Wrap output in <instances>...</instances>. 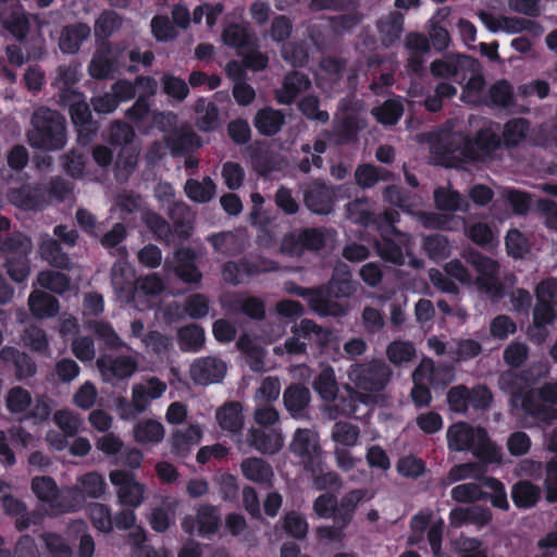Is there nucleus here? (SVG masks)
<instances>
[{"mask_svg": "<svg viewBox=\"0 0 557 557\" xmlns=\"http://www.w3.org/2000/svg\"><path fill=\"white\" fill-rule=\"evenodd\" d=\"M32 131L27 139L33 148L45 151H57L65 147L66 120L55 110L40 107L34 111L32 119Z\"/></svg>", "mask_w": 557, "mask_h": 557, "instance_id": "1", "label": "nucleus"}, {"mask_svg": "<svg viewBox=\"0 0 557 557\" xmlns=\"http://www.w3.org/2000/svg\"><path fill=\"white\" fill-rule=\"evenodd\" d=\"M462 257L478 273L475 284L479 290L491 296L503 295V284L498 277L499 263L496 260L474 249L466 250Z\"/></svg>", "mask_w": 557, "mask_h": 557, "instance_id": "2", "label": "nucleus"}, {"mask_svg": "<svg viewBox=\"0 0 557 557\" xmlns=\"http://www.w3.org/2000/svg\"><path fill=\"white\" fill-rule=\"evenodd\" d=\"M392 376L391 368L379 359L350 367L349 379L356 387L366 392H381Z\"/></svg>", "mask_w": 557, "mask_h": 557, "instance_id": "3", "label": "nucleus"}, {"mask_svg": "<svg viewBox=\"0 0 557 557\" xmlns=\"http://www.w3.org/2000/svg\"><path fill=\"white\" fill-rule=\"evenodd\" d=\"M277 270L278 263L274 260L263 257L250 260L244 257L237 261H226L222 267V277L231 285H239L258 274Z\"/></svg>", "mask_w": 557, "mask_h": 557, "instance_id": "4", "label": "nucleus"}, {"mask_svg": "<svg viewBox=\"0 0 557 557\" xmlns=\"http://www.w3.org/2000/svg\"><path fill=\"white\" fill-rule=\"evenodd\" d=\"M342 188V186H334L323 180L314 178L302 188L304 203L310 212L327 215L334 211Z\"/></svg>", "mask_w": 557, "mask_h": 557, "instance_id": "5", "label": "nucleus"}, {"mask_svg": "<svg viewBox=\"0 0 557 557\" xmlns=\"http://www.w3.org/2000/svg\"><path fill=\"white\" fill-rule=\"evenodd\" d=\"M410 242L409 234L391 224L387 230L382 232L381 238L375 242V249L385 262L403 265L406 262L405 257L408 253Z\"/></svg>", "mask_w": 557, "mask_h": 557, "instance_id": "6", "label": "nucleus"}, {"mask_svg": "<svg viewBox=\"0 0 557 557\" xmlns=\"http://www.w3.org/2000/svg\"><path fill=\"white\" fill-rule=\"evenodd\" d=\"M123 53L124 50L114 49L111 42H102L88 64L89 75L99 81L113 78L121 66L120 59Z\"/></svg>", "mask_w": 557, "mask_h": 557, "instance_id": "7", "label": "nucleus"}, {"mask_svg": "<svg viewBox=\"0 0 557 557\" xmlns=\"http://www.w3.org/2000/svg\"><path fill=\"white\" fill-rule=\"evenodd\" d=\"M325 245L326 236L323 227H305L297 234L285 236L282 249L290 256H300L304 251H319Z\"/></svg>", "mask_w": 557, "mask_h": 557, "instance_id": "8", "label": "nucleus"}, {"mask_svg": "<svg viewBox=\"0 0 557 557\" xmlns=\"http://www.w3.org/2000/svg\"><path fill=\"white\" fill-rule=\"evenodd\" d=\"M466 151L468 161H483L500 148V137L491 128L482 127L478 129L473 137L466 136Z\"/></svg>", "mask_w": 557, "mask_h": 557, "instance_id": "9", "label": "nucleus"}, {"mask_svg": "<svg viewBox=\"0 0 557 557\" xmlns=\"http://www.w3.org/2000/svg\"><path fill=\"white\" fill-rule=\"evenodd\" d=\"M432 152L437 159L438 164L445 168L459 169L468 161V152L466 151V139H457L447 137L433 144Z\"/></svg>", "mask_w": 557, "mask_h": 557, "instance_id": "10", "label": "nucleus"}, {"mask_svg": "<svg viewBox=\"0 0 557 557\" xmlns=\"http://www.w3.org/2000/svg\"><path fill=\"white\" fill-rule=\"evenodd\" d=\"M110 481L117 487V497L122 505L138 507L141 504L145 487L135 480L132 472L124 470L111 471Z\"/></svg>", "mask_w": 557, "mask_h": 557, "instance_id": "11", "label": "nucleus"}, {"mask_svg": "<svg viewBox=\"0 0 557 557\" xmlns=\"http://www.w3.org/2000/svg\"><path fill=\"white\" fill-rule=\"evenodd\" d=\"M320 290H322L323 299L326 301V305L322 311V315H335L336 312L333 310L334 308H338L336 302L331 300L334 298H345L350 297L356 292L355 283L351 278L349 272L334 273L327 283L326 286H320Z\"/></svg>", "mask_w": 557, "mask_h": 557, "instance_id": "12", "label": "nucleus"}, {"mask_svg": "<svg viewBox=\"0 0 557 557\" xmlns=\"http://www.w3.org/2000/svg\"><path fill=\"white\" fill-rule=\"evenodd\" d=\"M226 363L216 357H202L190 367V377L197 385H210L222 382L226 374Z\"/></svg>", "mask_w": 557, "mask_h": 557, "instance_id": "13", "label": "nucleus"}, {"mask_svg": "<svg viewBox=\"0 0 557 557\" xmlns=\"http://www.w3.org/2000/svg\"><path fill=\"white\" fill-rule=\"evenodd\" d=\"M11 203L23 210H42L47 205L46 187L40 184H24L8 193Z\"/></svg>", "mask_w": 557, "mask_h": 557, "instance_id": "14", "label": "nucleus"}, {"mask_svg": "<svg viewBox=\"0 0 557 557\" xmlns=\"http://www.w3.org/2000/svg\"><path fill=\"white\" fill-rule=\"evenodd\" d=\"M289 449L300 458L306 469H313L318 463L320 446L310 430L298 429L293 436Z\"/></svg>", "mask_w": 557, "mask_h": 557, "instance_id": "15", "label": "nucleus"}, {"mask_svg": "<svg viewBox=\"0 0 557 557\" xmlns=\"http://www.w3.org/2000/svg\"><path fill=\"white\" fill-rule=\"evenodd\" d=\"M519 406L524 416L531 418L537 426L545 428L557 420V408L536 398L534 389L527 391Z\"/></svg>", "mask_w": 557, "mask_h": 557, "instance_id": "16", "label": "nucleus"}, {"mask_svg": "<svg viewBox=\"0 0 557 557\" xmlns=\"http://www.w3.org/2000/svg\"><path fill=\"white\" fill-rule=\"evenodd\" d=\"M100 373L107 379L124 380L132 376L137 370L136 360L126 355L113 357L101 355L96 361Z\"/></svg>", "mask_w": 557, "mask_h": 557, "instance_id": "17", "label": "nucleus"}, {"mask_svg": "<svg viewBox=\"0 0 557 557\" xmlns=\"http://www.w3.org/2000/svg\"><path fill=\"white\" fill-rule=\"evenodd\" d=\"M12 366L18 381L29 379L36 374L37 366L33 358L15 347H2V368Z\"/></svg>", "mask_w": 557, "mask_h": 557, "instance_id": "18", "label": "nucleus"}, {"mask_svg": "<svg viewBox=\"0 0 557 557\" xmlns=\"http://www.w3.org/2000/svg\"><path fill=\"white\" fill-rule=\"evenodd\" d=\"M311 82L309 77L300 72L294 71L284 77L281 89L275 92V99L280 104H292L297 96L309 89Z\"/></svg>", "mask_w": 557, "mask_h": 557, "instance_id": "19", "label": "nucleus"}, {"mask_svg": "<svg viewBox=\"0 0 557 557\" xmlns=\"http://www.w3.org/2000/svg\"><path fill=\"white\" fill-rule=\"evenodd\" d=\"M59 104L69 110L74 126L88 124V121L92 120L90 107L82 91H66Z\"/></svg>", "mask_w": 557, "mask_h": 557, "instance_id": "20", "label": "nucleus"}, {"mask_svg": "<svg viewBox=\"0 0 557 557\" xmlns=\"http://www.w3.org/2000/svg\"><path fill=\"white\" fill-rule=\"evenodd\" d=\"M497 384L500 391L511 396L512 405L518 407L527 393L528 375L525 372L508 369L499 374Z\"/></svg>", "mask_w": 557, "mask_h": 557, "instance_id": "21", "label": "nucleus"}, {"mask_svg": "<svg viewBox=\"0 0 557 557\" xmlns=\"http://www.w3.org/2000/svg\"><path fill=\"white\" fill-rule=\"evenodd\" d=\"M285 114L282 110L264 107L257 111L253 126L262 136L271 137L281 132L285 125Z\"/></svg>", "mask_w": 557, "mask_h": 557, "instance_id": "22", "label": "nucleus"}, {"mask_svg": "<svg viewBox=\"0 0 557 557\" xmlns=\"http://www.w3.org/2000/svg\"><path fill=\"white\" fill-rule=\"evenodd\" d=\"M310 400L309 388L300 383L290 384L283 394L284 406L293 418L304 417Z\"/></svg>", "mask_w": 557, "mask_h": 557, "instance_id": "23", "label": "nucleus"}, {"mask_svg": "<svg viewBox=\"0 0 557 557\" xmlns=\"http://www.w3.org/2000/svg\"><path fill=\"white\" fill-rule=\"evenodd\" d=\"M247 441L249 445L261 454H276L283 446L282 434L273 429H250Z\"/></svg>", "mask_w": 557, "mask_h": 557, "instance_id": "24", "label": "nucleus"}, {"mask_svg": "<svg viewBox=\"0 0 557 557\" xmlns=\"http://www.w3.org/2000/svg\"><path fill=\"white\" fill-rule=\"evenodd\" d=\"M215 418L223 431L238 434L244 428L243 406L239 401H226L216 410Z\"/></svg>", "mask_w": 557, "mask_h": 557, "instance_id": "25", "label": "nucleus"}, {"mask_svg": "<svg viewBox=\"0 0 557 557\" xmlns=\"http://www.w3.org/2000/svg\"><path fill=\"white\" fill-rule=\"evenodd\" d=\"M510 496L518 509H530L540 502L542 490L529 480H519L511 486Z\"/></svg>", "mask_w": 557, "mask_h": 557, "instance_id": "26", "label": "nucleus"}, {"mask_svg": "<svg viewBox=\"0 0 557 557\" xmlns=\"http://www.w3.org/2000/svg\"><path fill=\"white\" fill-rule=\"evenodd\" d=\"M240 469L243 475L251 482L260 485L272 486L274 476L271 465L262 458L249 457L242 461Z\"/></svg>", "mask_w": 557, "mask_h": 557, "instance_id": "27", "label": "nucleus"}, {"mask_svg": "<svg viewBox=\"0 0 557 557\" xmlns=\"http://www.w3.org/2000/svg\"><path fill=\"white\" fill-rule=\"evenodd\" d=\"M416 375L430 384L434 388H443L449 384L453 379L451 370L447 366H435L433 360L422 361L414 370Z\"/></svg>", "mask_w": 557, "mask_h": 557, "instance_id": "28", "label": "nucleus"}, {"mask_svg": "<svg viewBox=\"0 0 557 557\" xmlns=\"http://www.w3.org/2000/svg\"><path fill=\"white\" fill-rule=\"evenodd\" d=\"M177 265L176 275L187 284H198L202 278V273L196 265V253L191 248H181L175 252Z\"/></svg>", "mask_w": 557, "mask_h": 557, "instance_id": "29", "label": "nucleus"}, {"mask_svg": "<svg viewBox=\"0 0 557 557\" xmlns=\"http://www.w3.org/2000/svg\"><path fill=\"white\" fill-rule=\"evenodd\" d=\"M202 437L198 425H189L185 430H176L171 436V451L178 458L189 455L193 446L197 445Z\"/></svg>", "mask_w": 557, "mask_h": 557, "instance_id": "30", "label": "nucleus"}, {"mask_svg": "<svg viewBox=\"0 0 557 557\" xmlns=\"http://www.w3.org/2000/svg\"><path fill=\"white\" fill-rule=\"evenodd\" d=\"M28 307L33 317L46 319L58 314L60 302L53 295L35 289L28 296Z\"/></svg>", "mask_w": 557, "mask_h": 557, "instance_id": "31", "label": "nucleus"}, {"mask_svg": "<svg viewBox=\"0 0 557 557\" xmlns=\"http://www.w3.org/2000/svg\"><path fill=\"white\" fill-rule=\"evenodd\" d=\"M228 308L251 320L261 321L265 318V302L257 296L238 294L228 302Z\"/></svg>", "mask_w": 557, "mask_h": 557, "instance_id": "32", "label": "nucleus"}, {"mask_svg": "<svg viewBox=\"0 0 557 557\" xmlns=\"http://www.w3.org/2000/svg\"><path fill=\"white\" fill-rule=\"evenodd\" d=\"M404 98L394 96L386 99L382 104L372 109V115L384 126L396 125L404 115Z\"/></svg>", "mask_w": 557, "mask_h": 557, "instance_id": "33", "label": "nucleus"}, {"mask_svg": "<svg viewBox=\"0 0 557 557\" xmlns=\"http://www.w3.org/2000/svg\"><path fill=\"white\" fill-rule=\"evenodd\" d=\"M40 257L50 265L62 269H71V259L66 252L63 251L60 242L50 236L41 238L39 244Z\"/></svg>", "mask_w": 557, "mask_h": 557, "instance_id": "34", "label": "nucleus"}, {"mask_svg": "<svg viewBox=\"0 0 557 557\" xmlns=\"http://www.w3.org/2000/svg\"><path fill=\"white\" fill-rule=\"evenodd\" d=\"M90 35V27L85 23H76L64 27L60 37V49L65 53H76L84 40Z\"/></svg>", "mask_w": 557, "mask_h": 557, "instance_id": "35", "label": "nucleus"}, {"mask_svg": "<svg viewBox=\"0 0 557 557\" xmlns=\"http://www.w3.org/2000/svg\"><path fill=\"white\" fill-rule=\"evenodd\" d=\"M354 176L355 183L360 188L369 189L379 182H388L392 178V173L371 163H361L356 168Z\"/></svg>", "mask_w": 557, "mask_h": 557, "instance_id": "36", "label": "nucleus"}, {"mask_svg": "<svg viewBox=\"0 0 557 557\" xmlns=\"http://www.w3.org/2000/svg\"><path fill=\"white\" fill-rule=\"evenodd\" d=\"M222 40L226 46L237 49L238 51L257 46L256 39L252 38L248 28L238 23H231L224 27Z\"/></svg>", "mask_w": 557, "mask_h": 557, "instance_id": "37", "label": "nucleus"}, {"mask_svg": "<svg viewBox=\"0 0 557 557\" xmlns=\"http://www.w3.org/2000/svg\"><path fill=\"white\" fill-rule=\"evenodd\" d=\"M2 29L8 30L16 40H24L30 29L29 14L21 5L5 18L2 11Z\"/></svg>", "mask_w": 557, "mask_h": 557, "instance_id": "38", "label": "nucleus"}, {"mask_svg": "<svg viewBox=\"0 0 557 557\" xmlns=\"http://www.w3.org/2000/svg\"><path fill=\"white\" fill-rule=\"evenodd\" d=\"M376 27L382 42L385 46H391L400 38L404 30V15L398 11H393L385 18L377 21Z\"/></svg>", "mask_w": 557, "mask_h": 557, "instance_id": "39", "label": "nucleus"}, {"mask_svg": "<svg viewBox=\"0 0 557 557\" xmlns=\"http://www.w3.org/2000/svg\"><path fill=\"white\" fill-rule=\"evenodd\" d=\"M474 441V431L466 423L454 424L447 431L448 447L453 450H470Z\"/></svg>", "mask_w": 557, "mask_h": 557, "instance_id": "40", "label": "nucleus"}, {"mask_svg": "<svg viewBox=\"0 0 557 557\" xmlns=\"http://www.w3.org/2000/svg\"><path fill=\"white\" fill-rule=\"evenodd\" d=\"M166 146L173 157H183L202 146V140L195 132H184L174 137L165 139Z\"/></svg>", "mask_w": 557, "mask_h": 557, "instance_id": "41", "label": "nucleus"}, {"mask_svg": "<svg viewBox=\"0 0 557 557\" xmlns=\"http://www.w3.org/2000/svg\"><path fill=\"white\" fill-rule=\"evenodd\" d=\"M81 79V73L76 65H59L52 86L57 87L59 101L66 91H79L75 86Z\"/></svg>", "mask_w": 557, "mask_h": 557, "instance_id": "42", "label": "nucleus"}, {"mask_svg": "<svg viewBox=\"0 0 557 557\" xmlns=\"http://www.w3.org/2000/svg\"><path fill=\"white\" fill-rule=\"evenodd\" d=\"M198 535L206 537L218 532L221 518L218 508L210 504L200 505L197 509Z\"/></svg>", "mask_w": 557, "mask_h": 557, "instance_id": "43", "label": "nucleus"}, {"mask_svg": "<svg viewBox=\"0 0 557 557\" xmlns=\"http://www.w3.org/2000/svg\"><path fill=\"white\" fill-rule=\"evenodd\" d=\"M88 329L92 331L97 339L101 341L108 349L119 350L127 347L111 323L107 321H91L88 324Z\"/></svg>", "mask_w": 557, "mask_h": 557, "instance_id": "44", "label": "nucleus"}, {"mask_svg": "<svg viewBox=\"0 0 557 557\" xmlns=\"http://www.w3.org/2000/svg\"><path fill=\"white\" fill-rule=\"evenodd\" d=\"M135 441L139 444H158L164 437V428L161 422L147 419L138 422L134 428Z\"/></svg>", "mask_w": 557, "mask_h": 557, "instance_id": "45", "label": "nucleus"}, {"mask_svg": "<svg viewBox=\"0 0 557 557\" xmlns=\"http://www.w3.org/2000/svg\"><path fill=\"white\" fill-rule=\"evenodd\" d=\"M530 129V122L524 117H515L504 125L503 141L508 149L520 145L527 137Z\"/></svg>", "mask_w": 557, "mask_h": 557, "instance_id": "46", "label": "nucleus"}, {"mask_svg": "<svg viewBox=\"0 0 557 557\" xmlns=\"http://www.w3.org/2000/svg\"><path fill=\"white\" fill-rule=\"evenodd\" d=\"M215 188L213 180L209 176H205L201 182L189 178L185 184V193L187 197L199 203L210 201L215 195Z\"/></svg>", "mask_w": 557, "mask_h": 557, "instance_id": "47", "label": "nucleus"}, {"mask_svg": "<svg viewBox=\"0 0 557 557\" xmlns=\"http://www.w3.org/2000/svg\"><path fill=\"white\" fill-rule=\"evenodd\" d=\"M484 473V467L476 462H465L453 466L447 474L441 479L442 486H448L466 479H480Z\"/></svg>", "mask_w": 557, "mask_h": 557, "instance_id": "48", "label": "nucleus"}, {"mask_svg": "<svg viewBox=\"0 0 557 557\" xmlns=\"http://www.w3.org/2000/svg\"><path fill=\"white\" fill-rule=\"evenodd\" d=\"M178 344L184 351H199L205 344V331L198 324H190L178 330Z\"/></svg>", "mask_w": 557, "mask_h": 557, "instance_id": "49", "label": "nucleus"}, {"mask_svg": "<svg viewBox=\"0 0 557 557\" xmlns=\"http://www.w3.org/2000/svg\"><path fill=\"white\" fill-rule=\"evenodd\" d=\"M312 386L320 397L326 401L334 400L338 392L335 372L332 367H326L314 379Z\"/></svg>", "mask_w": 557, "mask_h": 557, "instance_id": "50", "label": "nucleus"}, {"mask_svg": "<svg viewBox=\"0 0 557 557\" xmlns=\"http://www.w3.org/2000/svg\"><path fill=\"white\" fill-rule=\"evenodd\" d=\"M467 236L472 243L487 251L494 249L498 243L492 227L484 222L473 223L467 230Z\"/></svg>", "mask_w": 557, "mask_h": 557, "instance_id": "51", "label": "nucleus"}, {"mask_svg": "<svg viewBox=\"0 0 557 557\" xmlns=\"http://www.w3.org/2000/svg\"><path fill=\"white\" fill-rule=\"evenodd\" d=\"M488 98L493 107H512L515 104L513 87L507 79H499L490 86Z\"/></svg>", "mask_w": 557, "mask_h": 557, "instance_id": "52", "label": "nucleus"}, {"mask_svg": "<svg viewBox=\"0 0 557 557\" xmlns=\"http://www.w3.org/2000/svg\"><path fill=\"white\" fill-rule=\"evenodd\" d=\"M386 356L389 362L400 366L412 361L417 356V351L411 342L396 339L387 345Z\"/></svg>", "mask_w": 557, "mask_h": 557, "instance_id": "53", "label": "nucleus"}, {"mask_svg": "<svg viewBox=\"0 0 557 557\" xmlns=\"http://www.w3.org/2000/svg\"><path fill=\"white\" fill-rule=\"evenodd\" d=\"M32 491L39 500L50 506H54L59 496L58 485L51 476H35L32 480Z\"/></svg>", "mask_w": 557, "mask_h": 557, "instance_id": "54", "label": "nucleus"}, {"mask_svg": "<svg viewBox=\"0 0 557 557\" xmlns=\"http://www.w3.org/2000/svg\"><path fill=\"white\" fill-rule=\"evenodd\" d=\"M37 284L45 289L62 295L70 288V278L64 273L46 270L38 273Z\"/></svg>", "mask_w": 557, "mask_h": 557, "instance_id": "55", "label": "nucleus"}, {"mask_svg": "<svg viewBox=\"0 0 557 557\" xmlns=\"http://www.w3.org/2000/svg\"><path fill=\"white\" fill-rule=\"evenodd\" d=\"M87 513L95 529L103 533L112 531L113 520L109 506L100 503H90L87 506Z\"/></svg>", "mask_w": 557, "mask_h": 557, "instance_id": "56", "label": "nucleus"}, {"mask_svg": "<svg viewBox=\"0 0 557 557\" xmlns=\"http://www.w3.org/2000/svg\"><path fill=\"white\" fill-rule=\"evenodd\" d=\"M423 250L430 259L440 261L449 256L450 245L446 236L442 234H430L423 239Z\"/></svg>", "mask_w": 557, "mask_h": 557, "instance_id": "57", "label": "nucleus"}, {"mask_svg": "<svg viewBox=\"0 0 557 557\" xmlns=\"http://www.w3.org/2000/svg\"><path fill=\"white\" fill-rule=\"evenodd\" d=\"M195 111H205V113L197 120V127L201 132H212L216 129L219 125V109L215 103H206V100L200 98L196 102Z\"/></svg>", "mask_w": 557, "mask_h": 557, "instance_id": "58", "label": "nucleus"}, {"mask_svg": "<svg viewBox=\"0 0 557 557\" xmlns=\"http://www.w3.org/2000/svg\"><path fill=\"white\" fill-rule=\"evenodd\" d=\"M285 533L296 540L302 541L307 537L309 524L307 519L294 510L288 511L282 518Z\"/></svg>", "mask_w": 557, "mask_h": 557, "instance_id": "59", "label": "nucleus"}, {"mask_svg": "<svg viewBox=\"0 0 557 557\" xmlns=\"http://www.w3.org/2000/svg\"><path fill=\"white\" fill-rule=\"evenodd\" d=\"M289 294L299 296L307 300L309 307L320 315H322V311L326 305V301L323 299L322 290L319 287H304L297 285L295 283L290 284V287L286 288Z\"/></svg>", "mask_w": 557, "mask_h": 557, "instance_id": "60", "label": "nucleus"}, {"mask_svg": "<svg viewBox=\"0 0 557 557\" xmlns=\"http://www.w3.org/2000/svg\"><path fill=\"white\" fill-rule=\"evenodd\" d=\"M30 250L32 240L23 233L16 232L2 239V255L9 253L10 257L29 256Z\"/></svg>", "mask_w": 557, "mask_h": 557, "instance_id": "61", "label": "nucleus"}, {"mask_svg": "<svg viewBox=\"0 0 557 557\" xmlns=\"http://www.w3.org/2000/svg\"><path fill=\"white\" fill-rule=\"evenodd\" d=\"M473 455L485 463H492L498 460V454L495 445L491 442L484 429L478 430V441H474L472 449Z\"/></svg>", "mask_w": 557, "mask_h": 557, "instance_id": "62", "label": "nucleus"}, {"mask_svg": "<svg viewBox=\"0 0 557 557\" xmlns=\"http://www.w3.org/2000/svg\"><path fill=\"white\" fill-rule=\"evenodd\" d=\"M122 21L113 10L103 11L95 22V35L107 40L121 27Z\"/></svg>", "mask_w": 557, "mask_h": 557, "instance_id": "63", "label": "nucleus"}, {"mask_svg": "<svg viewBox=\"0 0 557 557\" xmlns=\"http://www.w3.org/2000/svg\"><path fill=\"white\" fill-rule=\"evenodd\" d=\"M360 131L358 119L346 115L334 124V133L341 144H350L357 140Z\"/></svg>", "mask_w": 557, "mask_h": 557, "instance_id": "64", "label": "nucleus"}]
</instances>
